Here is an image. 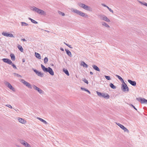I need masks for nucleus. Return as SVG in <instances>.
<instances>
[{
    "instance_id": "nucleus-14",
    "label": "nucleus",
    "mask_w": 147,
    "mask_h": 147,
    "mask_svg": "<svg viewBox=\"0 0 147 147\" xmlns=\"http://www.w3.org/2000/svg\"><path fill=\"white\" fill-rule=\"evenodd\" d=\"M101 19L107 22H110V20L107 16L104 15H101L100 16Z\"/></svg>"
},
{
    "instance_id": "nucleus-23",
    "label": "nucleus",
    "mask_w": 147,
    "mask_h": 147,
    "mask_svg": "<svg viewBox=\"0 0 147 147\" xmlns=\"http://www.w3.org/2000/svg\"><path fill=\"white\" fill-rule=\"evenodd\" d=\"M10 56L11 57V59L13 61H14L15 59V57L14 55L12 53H11L10 54Z\"/></svg>"
},
{
    "instance_id": "nucleus-37",
    "label": "nucleus",
    "mask_w": 147,
    "mask_h": 147,
    "mask_svg": "<svg viewBox=\"0 0 147 147\" xmlns=\"http://www.w3.org/2000/svg\"><path fill=\"white\" fill-rule=\"evenodd\" d=\"M10 65H11L13 67V68H14V69H17L16 66V65L14 64L12 62L11 64H10Z\"/></svg>"
},
{
    "instance_id": "nucleus-27",
    "label": "nucleus",
    "mask_w": 147,
    "mask_h": 147,
    "mask_svg": "<svg viewBox=\"0 0 147 147\" xmlns=\"http://www.w3.org/2000/svg\"><path fill=\"white\" fill-rule=\"evenodd\" d=\"M18 49L21 52H23V49L21 46L19 45H18Z\"/></svg>"
},
{
    "instance_id": "nucleus-58",
    "label": "nucleus",
    "mask_w": 147,
    "mask_h": 147,
    "mask_svg": "<svg viewBox=\"0 0 147 147\" xmlns=\"http://www.w3.org/2000/svg\"><path fill=\"white\" fill-rule=\"evenodd\" d=\"M45 31H47V32H49V31H47V30H45Z\"/></svg>"
},
{
    "instance_id": "nucleus-12",
    "label": "nucleus",
    "mask_w": 147,
    "mask_h": 147,
    "mask_svg": "<svg viewBox=\"0 0 147 147\" xmlns=\"http://www.w3.org/2000/svg\"><path fill=\"white\" fill-rule=\"evenodd\" d=\"M2 60L5 63L8 64L9 65L11 64L12 61L9 59L7 58H3Z\"/></svg>"
},
{
    "instance_id": "nucleus-44",
    "label": "nucleus",
    "mask_w": 147,
    "mask_h": 147,
    "mask_svg": "<svg viewBox=\"0 0 147 147\" xmlns=\"http://www.w3.org/2000/svg\"><path fill=\"white\" fill-rule=\"evenodd\" d=\"M31 22L32 23L35 24H37L38 23V22H36V21H35V20H34L33 19L32 20Z\"/></svg>"
},
{
    "instance_id": "nucleus-32",
    "label": "nucleus",
    "mask_w": 147,
    "mask_h": 147,
    "mask_svg": "<svg viewBox=\"0 0 147 147\" xmlns=\"http://www.w3.org/2000/svg\"><path fill=\"white\" fill-rule=\"evenodd\" d=\"M21 23L22 26H27L28 25V24L24 22H21Z\"/></svg>"
},
{
    "instance_id": "nucleus-24",
    "label": "nucleus",
    "mask_w": 147,
    "mask_h": 147,
    "mask_svg": "<svg viewBox=\"0 0 147 147\" xmlns=\"http://www.w3.org/2000/svg\"><path fill=\"white\" fill-rule=\"evenodd\" d=\"M35 56L37 58L39 59H41V57L40 54L36 52H35Z\"/></svg>"
},
{
    "instance_id": "nucleus-2",
    "label": "nucleus",
    "mask_w": 147,
    "mask_h": 147,
    "mask_svg": "<svg viewBox=\"0 0 147 147\" xmlns=\"http://www.w3.org/2000/svg\"><path fill=\"white\" fill-rule=\"evenodd\" d=\"M78 5L80 7L83 8L86 10L89 11H92V8H91L90 7L86 5L84 3H78Z\"/></svg>"
},
{
    "instance_id": "nucleus-34",
    "label": "nucleus",
    "mask_w": 147,
    "mask_h": 147,
    "mask_svg": "<svg viewBox=\"0 0 147 147\" xmlns=\"http://www.w3.org/2000/svg\"><path fill=\"white\" fill-rule=\"evenodd\" d=\"M48 59V58L47 57H45L44 59V62L46 64L47 63Z\"/></svg>"
},
{
    "instance_id": "nucleus-21",
    "label": "nucleus",
    "mask_w": 147,
    "mask_h": 147,
    "mask_svg": "<svg viewBox=\"0 0 147 147\" xmlns=\"http://www.w3.org/2000/svg\"><path fill=\"white\" fill-rule=\"evenodd\" d=\"M37 119L45 124H48V123L46 121L40 118L37 117Z\"/></svg>"
},
{
    "instance_id": "nucleus-1",
    "label": "nucleus",
    "mask_w": 147,
    "mask_h": 147,
    "mask_svg": "<svg viewBox=\"0 0 147 147\" xmlns=\"http://www.w3.org/2000/svg\"><path fill=\"white\" fill-rule=\"evenodd\" d=\"M41 66L42 69L45 72H48L52 76L54 75V71L51 67H48V68L46 67L42 64L41 65Z\"/></svg>"
},
{
    "instance_id": "nucleus-3",
    "label": "nucleus",
    "mask_w": 147,
    "mask_h": 147,
    "mask_svg": "<svg viewBox=\"0 0 147 147\" xmlns=\"http://www.w3.org/2000/svg\"><path fill=\"white\" fill-rule=\"evenodd\" d=\"M72 11L73 12L80 15L83 17L85 18H88V16L87 14L85 13L82 11H80L76 9H73Z\"/></svg>"
},
{
    "instance_id": "nucleus-33",
    "label": "nucleus",
    "mask_w": 147,
    "mask_h": 147,
    "mask_svg": "<svg viewBox=\"0 0 147 147\" xmlns=\"http://www.w3.org/2000/svg\"><path fill=\"white\" fill-rule=\"evenodd\" d=\"M13 74L14 75V76H16L18 77H20V78L22 77V76L21 75L18 74L14 73H13Z\"/></svg>"
},
{
    "instance_id": "nucleus-22",
    "label": "nucleus",
    "mask_w": 147,
    "mask_h": 147,
    "mask_svg": "<svg viewBox=\"0 0 147 147\" xmlns=\"http://www.w3.org/2000/svg\"><path fill=\"white\" fill-rule=\"evenodd\" d=\"M117 77L118 79L120 80V81L123 83L124 82V81L123 79L120 76L117 75H115Z\"/></svg>"
},
{
    "instance_id": "nucleus-56",
    "label": "nucleus",
    "mask_w": 147,
    "mask_h": 147,
    "mask_svg": "<svg viewBox=\"0 0 147 147\" xmlns=\"http://www.w3.org/2000/svg\"><path fill=\"white\" fill-rule=\"evenodd\" d=\"M64 44H65L66 45H67V44H67L65 42H64Z\"/></svg>"
},
{
    "instance_id": "nucleus-54",
    "label": "nucleus",
    "mask_w": 147,
    "mask_h": 147,
    "mask_svg": "<svg viewBox=\"0 0 147 147\" xmlns=\"http://www.w3.org/2000/svg\"><path fill=\"white\" fill-rule=\"evenodd\" d=\"M23 62H25V59H22Z\"/></svg>"
},
{
    "instance_id": "nucleus-55",
    "label": "nucleus",
    "mask_w": 147,
    "mask_h": 147,
    "mask_svg": "<svg viewBox=\"0 0 147 147\" xmlns=\"http://www.w3.org/2000/svg\"><path fill=\"white\" fill-rule=\"evenodd\" d=\"M139 2H140V3L141 4H142V5H143L144 2H141V1H139Z\"/></svg>"
},
{
    "instance_id": "nucleus-49",
    "label": "nucleus",
    "mask_w": 147,
    "mask_h": 147,
    "mask_svg": "<svg viewBox=\"0 0 147 147\" xmlns=\"http://www.w3.org/2000/svg\"><path fill=\"white\" fill-rule=\"evenodd\" d=\"M42 11V10L41 9H40V11L38 13L39 14H41V11Z\"/></svg>"
},
{
    "instance_id": "nucleus-26",
    "label": "nucleus",
    "mask_w": 147,
    "mask_h": 147,
    "mask_svg": "<svg viewBox=\"0 0 147 147\" xmlns=\"http://www.w3.org/2000/svg\"><path fill=\"white\" fill-rule=\"evenodd\" d=\"M81 89L82 90H84V91H85L88 92L90 94V91L88 89H87L86 88H84L83 87H81Z\"/></svg>"
},
{
    "instance_id": "nucleus-5",
    "label": "nucleus",
    "mask_w": 147,
    "mask_h": 147,
    "mask_svg": "<svg viewBox=\"0 0 147 147\" xmlns=\"http://www.w3.org/2000/svg\"><path fill=\"white\" fill-rule=\"evenodd\" d=\"M121 89L124 92H125V91L128 92L129 91V88L125 82L123 83L122 84Z\"/></svg>"
},
{
    "instance_id": "nucleus-51",
    "label": "nucleus",
    "mask_w": 147,
    "mask_h": 147,
    "mask_svg": "<svg viewBox=\"0 0 147 147\" xmlns=\"http://www.w3.org/2000/svg\"><path fill=\"white\" fill-rule=\"evenodd\" d=\"M60 49L61 50V51H64V49L62 48L61 47L60 48Z\"/></svg>"
},
{
    "instance_id": "nucleus-53",
    "label": "nucleus",
    "mask_w": 147,
    "mask_h": 147,
    "mask_svg": "<svg viewBox=\"0 0 147 147\" xmlns=\"http://www.w3.org/2000/svg\"><path fill=\"white\" fill-rule=\"evenodd\" d=\"M28 19L29 20H30L31 22L32 21V20H33L31 18H28Z\"/></svg>"
},
{
    "instance_id": "nucleus-42",
    "label": "nucleus",
    "mask_w": 147,
    "mask_h": 147,
    "mask_svg": "<svg viewBox=\"0 0 147 147\" xmlns=\"http://www.w3.org/2000/svg\"><path fill=\"white\" fill-rule=\"evenodd\" d=\"M33 87L34 88V89L37 90V89H38V87H37L35 85H34L33 86Z\"/></svg>"
},
{
    "instance_id": "nucleus-13",
    "label": "nucleus",
    "mask_w": 147,
    "mask_h": 147,
    "mask_svg": "<svg viewBox=\"0 0 147 147\" xmlns=\"http://www.w3.org/2000/svg\"><path fill=\"white\" fill-rule=\"evenodd\" d=\"M2 60L5 63L8 64L9 65L11 64L12 61L9 59L7 58H3Z\"/></svg>"
},
{
    "instance_id": "nucleus-47",
    "label": "nucleus",
    "mask_w": 147,
    "mask_h": 147,
    "mask_svg": "<svg viewBox=\"0 0 147 147\" xmlns=\"http://www.w3.org/2000/svg\"><path fill=\"white\" fill-rule=\"evenodd\" d=\"M143 5L147 7V3L145 2H144Z\"/></svg>"
},
{
    "instance_id": "nucleus-17",
    "label": "nucleus",
    "mask_w": 147,
    "mask_h": 147,
    "mask_svg": "<svg viewBox=\"0 0 147 147\" xmlns=\"http://www.w3.org/2000/svg\"><path fill=\"white\" fill-rule=\"evenodd\" d=\"M18 120L22 124H25L26 122V121L25 120L21 118L18 117Z\"/></svg>"
},
{
    "instance_id": "nucleus-28",
    "label": "nucleus",
    "mask_w": 147,
    "mask_h": 147,
    "mask_svg": "<svg viewBox=\"0 0 147 147\" xmlns=\"http://www.w3.org/2000/svg\"><path fill=\"white\" fill-rule=\"evenodd\" d=\"M109 86L112 89H115L116 88V86L112 83L110 84Z\"/></svg>"
},
{
    "instance_id": "nucleus-46",
    "label": "nucleus",
    "mask_w": 147,
    "mask_h": 147,
    "mask_svg": "<svg viewBox=\"0 0 147 147\" xmlns=\"http://www.w3.org/2000/svg\"><path fill=\"white\" fill-rule=\"evenodd\" d=\"M66 45L69 48L72 49L73 48L69 44H67Z\"/></svg>"
},
{
    "instance_id": "nucleus-16",
    "label": "nucleus",
    "mask_w": 147,
    "mask_h": 147,
    "mask_svg": "<svg viewBox=\"0 0 147 147\" xmlns=\"http://www.w3.org/2000/svg\"><path fill=\"white\" fill-rule=\"evenodd\" d=\"M128 81L129 83L133 86H135L136 84V83L135 81H133L130 80H128Z\"/></svg>"
},
{
    "instance_id": "nucleus-36",
    "label": "nucleus",
    "mask_w": 147,
    "mask_h": 147,
    "mask_svg": "<svg viewBox=\"0 0 147 147\" xmlns=\"http://www.w3.org/2000/svg\"><path fill=\"white\" fill-rule=\"evenodd\" d=\"M46 12L43 10H42V11H41V13L40 15H42L45 16L46 15Z\"/></svg>"
},
{
    "instance_id": "nucleus-50",
    "label": "nucleus",
    "mask_w": 147,
    "mask_h": 147,
    "mask_svg": "<svg viewBox=\"0 0 147 147\" xmlns=\"http://www.w3.org/2000/svg\"><path fill=\"white\" fill-rule=\"evenodd\" d=\"M21 40L23 41H26V40L25 38H22L21 39Z\"/></svg>"
},
{
    "instance_id": "nucleus-40",
    "label": "nucleus",
    "mask_w": 147,
    "mask_h": 147,
    "mask_svg": "<svg viewBox=\"0 0 147 147\" xmlns=\"http://www.w3.org/2000/svg\"><path fill=\"white\" fill-rule=\"evenodd\" d=\"M129 105L134 108L136 111H138L137 109L132 104H129Z\"/></svg>"
},
{
    "instance_id": "nucleus-18",
    "label": "nucleus",
    "mask_w": 147,
    "mask_h": 147,
    "mask_svg": "<svg viewBox=\"0 0 147 147\" xmlns=\"http://www.w3.org/2000/svg\"><path fill=\"white\" fill-rule=\"evenodd\" d=\"M65 51H66L67 54L70 57H72V55L71 53V52L68 50L65 49Z\"/></svg>"
},
{
    "instance_id": "nucleus-11",
    "label": "nucleus",
    "mask_w": 147,
    "mask_h": 147,
    "mask_svg": "<svg viewBox=\"0 0 147 147\" xmlns=\"http://www.w3.org/2000/svg\"><path fill=\"white\" fill-rule=\"evenodd\" d=\"M2 34L6 37H14L13 34L11 33H9V32H3L2 33Z\"/></svg>"
},
{
    "instance_id": "nucleus-4",
    "label": "nucleus",
    "mask_w": 147,
    "mask_h": 147,
    "mask_svg": "<svg viewBox=\"0 0 147 147\" xmlns=\"http://www.w3.org/2000/svg\"><path fill=\"white\" fill-rule=\"evenodd\" d=\"M96 93L97 95L100 97H102L104 98L107 99L109 98L110 96L107 93H101V92L98 91H96Z\"/></svg>"
},
{
    "instance_id": "nucleus-43",
    "label": "nucleus",
    "mask_w": 147,
    "mask_h": 147,
    "mask_svg": "<svg viewBox=\"0 0 147 147\" xmlns=\"http://www.w3.org/2000/svg\"><path fill=\"white\" fill-rule=\"evenodd\" d=\"M107 8L112 13H113V11L112 9H111L108 6L107 7Z\"/></svg>"
},
{
    "instance_id": "nucleus-57",
    "label": "nucleus",
    "mask_w": 147,
    "mask_h": 147,
    "mask_svg": "<svg viewBox=\"0 0 147 147\" xmlns=\"http://www.w3.org/2000/svg\"><path fill=\"white\" fill-rule=\"evenodd\" d=\"M17 146L18 147H20L18 145H17Z\"/></svg>"
},
{
    "instance_id": "nucleus-6",
    "label": "nucleus",
    "mask_w": 147,
    "mask_h": 147,
    "mask_svg": "<svg viewBox=\"0 0 147 147\" xmlns=\"http://www.w3.org/2000/svg\"><path fill=\"white\" fill-rule=\"evenodd\" d=\"M136 100L142 104H147V100L144 98L139 97L137 98Z\"/></svg>"
},
{
    "instance_id": "nucleus-19",
    "label": "nucleus",
    "mask_w": 147,
    "mask_h": 147,
    "mask_svg": "<svg viewBox=\"0 0 147 147\" xmlns=\"http://www.w3.org/2000/svg\"><path fill=\"white\" fill-rule=\"evenodd\" d=\"M92 67L95 70L98 71H100L99 68L96 65H92Z\"/></svg>"
},
{
    "instance_id": "nucleus-8",
    "label": "nucleus",
    "mask_w": 147,
    "mask_h": 147,
    "mask_svg": "<svg viewBox=\"0 0 147 147\" xmlns=\"http://www.w3.org/2000/svg\"><path fill=\"white\" fill-rule=\"evenodd\" d=\"M20 82L28 88L30 89L32 88L31 85L29 83L26 81L24 80L21 79Z\"/></svg>"
},
{
    "instance_id": "nucleus-48",
    "label": "nucleus",
    "mask_w": 147,
    "mask_h": 147,
    "mask_svg": "<svg viewBox=\"0 0 147 147\" xmlns=\"http://www.w3.org/2000/svg\"><path fill=\"white\" fill-rule=\"evenodd\" d=\"M102 5L104 6V7H108L106 5L103 3V4H102Z\"/></svg>"
},
{
    "instance_id": "nucleus-7",
    "label": "nucleus",
    "mask_w": 147,
    "mask_h": 147,
    "mask_svg": "<svg viewBox=\"0 0 147 147\" xmlns=\"http://www.w3.org/2000/svg\"><path fill=\"white\" fill-rule=\"evenodd\" d=\"M5 84L9 89L13 92L15 91V88L13 87L12 85L8 82L5 81L4 82Z\"/></svg>"
},
{
    "instance_id": "nucleus-38",
    "label": "nucleus",
    "mask_w": 147,
    "mask_h": 147,
    "mask_svg": "<svg viewBox=\"0 0 147 147\" xmlns=\"http://www.w3.org/2000/svg\"><path fill=\"white\" fill-rule=\"evenodd\" d=\"M26 147H31L30 145L27 142L25 143V145H24Z\"/></svg>"
},
{
    "instance_id": "nucleus-10",
    "label": "nucleus",
    "mask_w": 147,
    "mask_h": 147,
    "mask_svg": "<svg viewBox=\"0 0 147 147\" xmlns=\"http://www.w3.org/2000/svg\"><path fill=\"white\" fill-rule=\"evenodd\" d=\"M116 124L119 126L121 129H123L124 131H126L127 133H129V130L127 129L123 125L120 124L119 123H116Z\"/></svg>"
},
{
    "instance_id": "nucleus-9",
    "label": "nucleus",
    "mask_w": 147,
    "mask_h": 147,
    "mask_svg": "<svg viewBox=\"0 0 147 147\" xmlns=\"http://www.w3.org/2000/svg\"><path fill=\"white\" fill-rule=\"evenodd\" d=\"M32 70L38 76L42 77L44 76V73H41V71H39L37 70L34 68L32 69Z\"/></svg>"
},
{
    "instance_id": "nucleus-30",
    "label": "nucleus",
    "mask_w": 147,
    "mask_h": 147,
    "mask_svg": "<svg viewBox=\"0 0 147 147\" xmlns=\"http://www.w3.org/2000/svg\"><path fill=\"white\" fill-rule=\"evenodd\" d=\"M19 141L22 144L24 145H25V143H26V142L24 140H20Z\"/></svg>"
},
{
    "instance_id": "nucleus-29",
    "label": "nucleus",
    "mask_w": 147,
    "mask_h": 147,
    "mask_svg": "<svg viewBox=\"0 0 147 147\" xmlns=\"http://www.w3.org/2000/svg\"><path fill=\"white\" fill-rule=\"evenodd\" d=\"M102 24L103 26H105L106 27L109 28V26L106 23L103 22H102Z\"/></svg>"
},
{
    "instance_id": "nucleus-35",
    "label": "nucleus",
    "mask_w": 147,
    "mask_h": 147,
    "mask_svg": "<svg viewBox=\"0 0 147 147\" xmlns=\"http://www.w3.org/2000/svg\"><path fill=\"white\" fill-rule=\"evenodd\" d=\"M105 78H106V79L108 80H111V79L110 77L109 76H107L106 75H105Z\"/></svg>"
},
{
    "instance_id": "nucleus-41",
    "label": "nucleus",
    "mask_w": 147,
    "mask_h": 147,
    "mask_svg": "<svg viewBox=\"0 0 147 147\" xmlns=\"http://www.w3.org/2000/svg\"><path fill=\"white\" fill-rule=\"evenodd\" d=\"M59 14L63 16H64L65 15V14L62 12H61L60 11H59Z\"/></svg>"
},
{
    "instance_id": "nucleus-52",
    "label": "nucleus",
    "mask_w": 147,
    "mask_h": 147,
    "mask_svg": "<svg viewBox=\"0 0 147 147\" xmlns=\"http://www.w3.org/2000/svg\"><path fill=\"white\" fill-rule=\"evenodd\" d=\"M90 74L91 75H92L93 74V73L92 71H90Z\"/></svg>"
},
{
    "instance_id": "nucleus-45",
    "label": "nucleus",
    "mask_w": 147,
    "mask_h": 147,
    "mask_svg": "<svg viewBox=\"0 0 147 147\" xmlns=\"http://www.w3.org/2000/svg\"><path fill=\"white\" fill-rule=\"evenodd\" d=\"M6 106L7 107H8L10 109L12 108V107L11 105H9L7 104L6 105Z\"/></svg>"
},
{
    "instance_id": "nucleus-31",
    "label": "nucleus",
    "mask_w": 147,
    "mask_h": 147,
    "mask_svg": "<svg viewBox=\"0 0 147 147\" xmlns=\"http://www.w3.org/2000/svg\"><path fill=\"white\" fill-rule=\"evenodd\" d=\"M37 90L38 92H39V93L40 94H43L44 93V91H42L41 89L40 88H38V89H37Z\"/></svg>"
},
{
    "instance_id": "nucleus-20",
    "label": "nucleus",
    "mask_w": 147,
    "mask_h": 147,
    "mask_svg": "<svg viewBox=\"0 0 147 147\" xmlns=\"http://www.w3.org/2000/svg\"><path fill=\"white\" fill-rule=\"evenodd\" d=\"M81 65L82 66L84 67L87 68L88 67V65L86 63L82 61L81 63Z\"/></svg>"
},
{
    "instance_id": "nucleus-15",
    "label": "nucleus",
    "mask_w": 147,
    "mask_h": 147,
    "mask_svg": "<svg viewBox=\"0 0 147 147\" xmlns=\"http://www.w3.org/2000/svg\"><path fill=\"white\" fill-rule=\"evenodd\" d=\"M30 9L38 13L40 11V9L37 8L34 6L31 7Z\"/></svg>"
},
{
    "instance_id": "nucleus-39",
    "label": "nucleus",
    "mask_w": 147,
    "mask_h": 147,
    "mask_svg": "<svg viewBox=\"0 0 147 147\" xmlns=\"http://www.w3.org/2000/svg\"><path fill=\"white\" fill-rule=\"evenodd\" d=\"M82 80L86 83L87 84H88V81L86 80L85 78L83 79Z\"/></svg>"
},
{
    "instance_id": "nucleus-25",
    "label": "nucleus",
    "mask_w": 147,
    "mask_h": 147,
    "mask_svg": "<svg viewBox=\"0 0 147 147\" xmlns=\"http://www.w3.org/2000/svg\"><path fill=\"white\" fill-rule=\"evenodd\" d=\"M63 71L64 72L67 76H69V72L68 70L66 69H65L64 68L63 69Z\"/></svg>"
}]
</instances>
